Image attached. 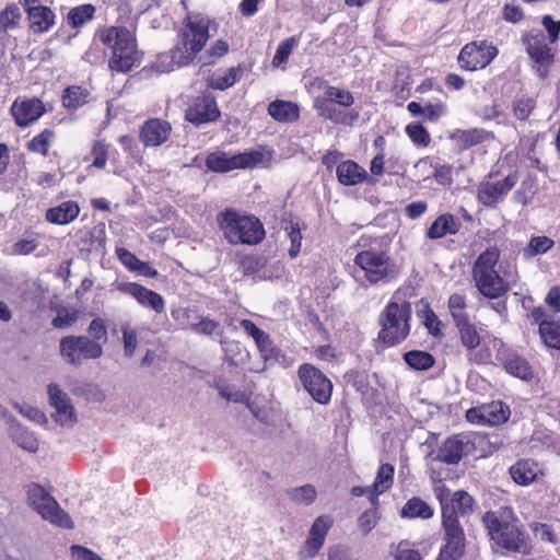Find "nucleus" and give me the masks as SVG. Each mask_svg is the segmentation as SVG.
<instances>
[{"mask_svg":"<svg viewBox=\"0 0 560 560\" xmlns=\"http://www.w3.org/2000/svg\"><path fill=\"white\" fill-rule=\"evenodd\" d=\"M338 182L345 186H354L368 179L366 171L354 161L339 163L336 168Z\"/></svg>","mask_w":560,"mask_h":560,"instance_id":"24","label":"nucleus"},{"mask_svg":"<svg viewBox=\"0 0 560 560\" xmlns=\"http://www.w3.org/2000/svg\"><path fill=\"white\" fill-rule=\"evenodd\" d=\"M269 160L264 151L252 150L234 155L223 151L211 152L206 158L208 170L217 173H226L240 168H254L265 164Z\"/></svg>","mask_w":560,"mask_h":560,"instance_id":"9","label":"nucleus"},{"mask_svg":"<svg viewBox=\"0 0 560 560\" xmlns=\"http://www.w3.org/2000/svg\"><path fill=\"white\" fill-rule=\"evenodd\" d=\"M118 291L131 295L143 307H150L156 313H162L165 308L163 298L141 284L136 282H118L116 284Z\"/></svg>","mask_w":560,"mask_h":560,"instance_id":"20","label":"nucleus"},{"mask_svg":"<svg viewBox=\"0 0 560 560\" xmlns=\"http://www.w3.org/2000/svg\"><path fill=\"white\" fill-rule=\"evenodd\" d=\"M10 436L13 442L21 448L35 453L38 451V440L33 432L22 428L18 423H12L10 427Z\"/></svg>","mask_w":560,"mask_h":560,"instance_id":"33","label":"nucleus"},{"mask_svg":"<svg viewBox=\"0 0 560 560\" xmlns=\"http://www.w3.org/2000/svg\"><path fill=\"white\" fill-rule=\"evenodd\" d=\"M209 26L208 18L188 15L171 52L159 55L158 69L162 72H170L190 63L205 47L209 38Z\"/></svg>","mask_w":560,"mask_h":560,"instance_id":"1","label":"nucleus"},{"mask_svg":"<svg viewBox=\"0 0 560 560\" xmlns=\"http://www.w3.org/2000/svg\"><path fill=\"white\" fill-rule=\"evenodd\" d=\"M369 238L362 236L358 242L361 250L354 257V265L363 272V278L370 284L387 283L398 277L399 269L388 254L383 249L381 242L374 240L370 244Z\"/></svg>","mask_w":560,"mask_h":560,"instance_id":"3","label":"nucleus"},{"mask_svg":"<svg viewBox=\"0 0 560 560\" xmlns=\"http://www.w3.org/2000/svg\"><path fill=\"white\" fill-rule=\"evenodd\" d=\"M553 245L555 242L547 236H535L530 238L529 244L525 249V254L528 257L545 254L552 248Z\"/></svg>","mask_w":560,"mask_h":560,"instance_id":"55","label":"nucleus"},{"mask_svg":"<svg viewBox=\"0 0 560 560\" xmlns=\"http://www.w3.org/2000/svg\"><path fill=\"white\" fill-rule=\"evenodd\" d=\"M540 336L547 347L560 350V320H542Z\"/></svg>","mask_w":560,"mask_h":560,"instance_id":"38","label":"nucleus"},{"mask_svg":"<svg viewBox=\"0 0 560 560\" xmlns=\"http://www.w3.org/2000/svg\"><path fill=\"white\" fill-rule=\"evenodd\" d=\"M447 306L455 325L469 319L468 314L466 313V299L463 294H452L448 298Z\"/></svg>","mask_w":560,"mask_h":560,"instance_id":"44","label":"nucleus"},{"mask_svg":"<svg viewBox=\"0 0 560 560\" xmlns=\"http://www.w3.org/2000/svg\"><path fill=\"white\" fill-rule=\"evenodd\" d=\"M242 73L241 67H232L215 71L209 79V86L215 90H226L234 85Z\"/></svg>","mask_w":560,"mask_h":560,"instance_id":"34","label":"nucleus"},{"mask_svg":"<svg viewBox=\"0 0 560 560\" xmlns=\"http://www.w3.org/2000/svg\"><path fill=\"white\" fill-rule=\"evenodd\" d=\"M482 523L490 539L498 547L511 552L529 553L530 546L511 508L502 506L487 512L482 516Z\"/></svg>","mask_w":560,"mask_h":560,"instance_id":"2","label":"nucleus"},{"mask_svg":"<svg viewBox=\"0 0 560 560\" xmlns=\"http://www.w3.org/2000/svg\"><path fill=\"white\" fill-rule=\"evenodd\" d=\"M298 40L295 37H289L281 42L277 48V51L272 58V66L275 68L285 63L290 55L292 54Z\"/></svg>","mask_w":560,"mask_h":560,"instance_id":"54","label":"nucleus"},{"mask_svg":"<svg viewBox=\"0 0 560 560\" xmlns=\"http://www.w3.org/2000/svg\"><path fill=\"white\" fill-rule=\"evenodd\" d=\"M10 112L18 126L26 127L42 117L45 107L43 102L38 98H23L15 100Z\"/></svg>","mask_w":560,"mask_h":560,"instance_id":"22","label":"nucleus"},{"mask_svg":"<svg viewBox=\"0 0 560 560\" xmlns=\"http://www.w3.org/2000/svg\"><path fill=\"white\" fill-rule=\"evenodd\" d=\"M497 55V47L488 45L485 40L471 42L462 48L457 61L462 69L476 71L486 68Z\"/></svg>","mask_w":560,"mask_h":560,"instance_id":"14","label":"nucleus"},{"mask_svg":"<svg viewBox=\"0 0 560 560\" xmlns=\"http://www.w3.org/2000/svg\"><path fill=\"white\" fill-rule=\"evenodd\" d=\"M171 131L172 126L168 121L152 118L143 124L139 138L145 147H160L167 141Z\"/></svg>","mask_w":560,"mask_h":560,"instance_id":"23","label":"nucleus"},{"mask_svg":"<svg viewBox=\"0 0 560 560\" xmlns=\"http://www.w3.org/2000/svg\"><path fill=\"white\" fill-rule=\"evenodd\" d=\"M453 168L451 165H440L435 167L434 178L443 186H451L453 183Z\"/></svg>","mask_w":560,"mask_h":560,"instance_id":"64","label":"nucleus"},{"mask_svg":"<svg viewBox=\"0 0 560 560\" xmlns=\"http://www.w3.org/2000/svg\"><path fill=\"white\" fill-rule=\"evenodd\" d=\"M79 212L80 208L77 202L63 201L47 210L46 220L52 224H68L79 215Z\"/></svg>","mask_w":560,"mask_h":560,"instance_id":"26","label":"nucleus"},{"mask_svg":"<svg viewBox=\"0 0 560 560\" xmlns=\"http://www.w3.org/2000/svg\"><path fill=\"white\" fill-rule=\"evenodd\" d=\"M389 555L394 560H422L419 550L412 547L408 540H401L389 546Z\"/></svg>","mask_w":560,"mask_h":560,"instance_id":"40","label":"nucleus"},{"mask_svg":"<svg viewBox=\"0 0 560 560\" xmlns=\"http://www.w3.org/2000/svg\"><path fill=\"white\" fill-rule=\"evenodd\" d=\"M27 502L44 520L62 528H73L74 524L71 517L40 485L32 483L28 486Z\"/></svg>","mask_w":560,"mask_h":560,"instance_id":"8","label":"nucleus"},{"mask_svg":"<svg viewBox=\"0 0 560 560\" xmlns=\"http://www.w3.org/2000/svg\"><path fill=\"white\" fill-rule=\"evenodd\" d=\"M406 133L410 140L418 147H428L431 142L428 130L420 124H409L406 127Z\"/></svg>","mask_w":560,"mask_h":560,"instance_id":"53","label":"nucleus"},{"mask_svg":"<svg viewBox=\"0 0 560 560\" xmlns=\"http://www.w3.org/2000/svg\"><path fill=\"white\" fill-rule=\"evenodd\" d=\"M92 165L97 168H103L106 165L108 156L107 145L103 141H96L92 148Z\"/></svg>","mask_w":560,"mask_h":560,"instance_id":"63","label":"nucleus"},{"mask_svg":"<svg viewBox=\"0 0 560 560\" xmlns=\"http://www.w3.org/2000/svg\"><path fill=\"white\" fill-rule=\"evenodd\" d=\"M445 544L440 550L436 560H458L465 553V534L457 517L451 515V510L445 509L442 516Z\"/></svg>","mask_w":560,"mask_h":560,"instance_id":"11","label":"nucleus"},{"mask_svg":"<svg viewBox=\"0 0 560 560\" xmlns=\"http://www.w3.org/2000/svg\"><path fill=\"white\" fill-rule=\"evenodd\" d=\"M516 182L515 175H509L497 182L483 180L478 185L477 198L483 206L493 208L504 199Z\"/></svg>","mask_w":560,"mask_h":560,"instance_id":"17","label":"nucleus"},{"mask_svg":"<svg viewBox=\"0 0 560 560\" xmlns=\"http://www.w3.org/2000/svg\"><path fill=\"white\" fill-rule=\"evenodd\" d=\"M220 230L231 244H248L259 243L265 231L260 221L250 215H242L234 210H225L217 217Z\"/></svg>","mask_w":560,"mask_h":560,"instance_id":"7","label":"nucleus"},{"mask_svg":"<svg viewBox=\"0 0 560 560\" xmlns=\"http://www.w3.org/2000/svg\"><path fill=\"white\" fill-rule=\"evenodd\" d=\"M192 331L206 336L222 335L221 325L219 322L201 315L199 316Z\"/></svg>","mask_w":560,"mask_h":560,"instance_id":"57","label":"nucleus"},{"mask_svg":"<svg viewBox=\"0 0 560 560\" xmlns=\"http://www.w3.org/2000/svg\"><path fill=\"white\" fill-rule=\"evenodd\" d=\"M474 450V443L465 434H454L447 438L436 451L428 454L430 463L441 462L448 465L458 464L464 456L469 455Z\"/></svg>","mask_w":560,"mask_h":560,"instance_id":"13","label":"nucleus"},{"mask_svg":"<svg viewBox=\"0 0 560 560\" xmlns=\"http://www.w3.org/2000/svg\"><path fill=\"white\" fill-rule=\"evenodd\" d=\"M287 494L291 501L298 504L310 505L316 497L317 491L312 485H304L301 487L291 488L287 491Z\"/></svg>","mask_w":560,"mask_h":560,"instance_id":"43","label":"nucleus"},{"mask_svg":"<svg viewBox=\"0 0 560 560\" xmlns=\"http://www.w3.org/2000/svg\"><path fill=\"white\" fill-rule=\"evenodd\" d=\"M94 13L95 8L92 4H82L68 12V21L73 27H78L90 21Z\"/></svg>","mask_w":560,"mask_h":560,"instance_id":"46","label":"nucleus"},{"mask_svg":"<svg viewBox=\"0 0 560 560\" xmlns=\"http://www.w3.org/2000/svg\"><path fill=\"white\" fill-rule=\"evenodd\" d=\"M509 417L510 409L501 401H492L488 405L470 408L466 412V419L477 424L498 425L504 423Z\"/></svg>","mask_w":560,"mask_h":560,"instance_id":"18","label":"nucleus"},{"mask_svg":"<svg viewBox=\"0 0 560 560\" xmlns=\"http://www.w3.org/2000/svg\"><path fill=\"white\" fill-rule=\"evenodd\" d=\"M535 105L536 102L532 97L516 100L513 105L515 117L520 120H526L530 116Z\"/></svg>","mask_w":560,"mask_h":560,"instance_id":"60","label":"nucleus"},{"mask_svg":"<svg viewBox=\"0 0 560 560\" xmlns=\"http://www.w3.org/2000/svg\"><path fill=\"white\" fill-rule=\"evenodd\" d=\"M254 341L266 362L278 360L279 350L273 346L268 334L262 331Z\"/></svg>","mask_w":560,"mask_h":560,"instance_id":"49","label":"nucleus"},{"mask_svg":"<svg viewBox=\"0 0 560 560\" xmlns=\"http://www.w3.org/2000/svg\"><path fill=\"white\" fill-rule=\"evenodd\" d=\"M433 509L420 498L409 499L401 508L400 516L402 518H421L429 520L433 516Z\"/></svg>","mask_w":560,"mask_h":560,"instance_id":"31","label":"nucleus"},{"mask_svg":"<svg viewBox=\"0 0 560 560\" xmlns=\"http://www.w3.org/2000/svg\"><path fill=\"white\" fill-rule=\"evenodd\" d=\"M120 330L122 334L124 354L127 358H131L138 347V330L130 324L121 325Z\"/></svg>","mask_w":560,"mask_h":560,"instance_id":"47","label":"nucleus"},{"mask_svg":"<svg viewBox=\"0 0 560 560\" xmlns=\"http://www.w3.org/2000/svg\"><path fill=\"white\" fill-rule=\"evenodd\" d=\"M460 222L451 213L439 215L429 226L427 237L430 240H439L446 235H454L460 229Z\"/></svg>","mask_w":560,"mask_h":560,"instance_id":"25","label":"nucleus"},{"mask_svg":"<svg viewBox=\"0 0 560 560\" xmlns=\"http://www.w3.org/2000/svg\"><path fill=\"white\" fill-rule=\"evenodd\" d=\"M404 360L411 369L417 371L429 370L435 362L431 353L421 350L406 352Z\"/></svg>","mask_w":560,"mask_h":560,"instance_id":"37","label":"nucleus"},{"mask_svg":"<svg viewBox=\"0 0 560 560\" xmlns=\"http://www.w3.org/2000/svg\"><path fill=\"white\" fill-rule=\"evenodd\" d=\"M54 139V131L50 129H44L27 143V149L31 152L38 153L45 156L48 154V151Z\"/></svg>","mask_w":560,"mask_h":560,"instance_id":"42","label":"nucleus"},{"mask_svg":"<svg viewBox=\"0 0 560 560\" xmlns=\"http://www.w3.org/2000/svg\"><path fill=\"white\" fill-rule=\"evenodd\" d=\"M89 94L80 86H70L63 94V105L68 108H75L86 102Z\"/></svg>","mask_w":560,"mask_h":560,"instance_id":"51","label":"nucleus"},{"mask_svg":"<svg viewBox=\"0 0 560 560\" xmlns=\"http://www.w3.org/2000/svg\"><path fill=\"white\" fill-rule=\"evenodd\" d=\"M60 355L73 366H80L85 360H96L103 355L98 341H91L88 336H67L59 342Z\"/></svg>","mask_w":560,"mask_h":560,"instance_id":"10","label":"nucleus"},{"mask_svg":"<svg viewBox=\"0 0 560 560\" xmlns=\"http://www.w3.org/2000/svg\"><path fill=\"white\" fill-rule=\"evenodd\" d=\"M490 132L483 129H457L451 133L450 138L456 142L460 150H467L471 147L480 144L489 139Z\"/></svg>","mask_w":560,"mask_h":560,"instance_id":"27","label":"nucleus"},{"mask_svg":"<svg viewBox=\"0 0 560 560\" xmlns=\"http://www.w3.org/2000/svg\"><path fill=\"white\" fill-rule=\"evenodd\" d=\"M523 42L533 60L534 69L540 78H546L553 62V54L546 42V36L541 32L529 33Z\"/></svg>","mask_w":560,"mask_h":560,"instance_id":"15","label":"nucleus"},{"mask_svg":"<svg viewBox=\"0 0 560 560\" xmlns=\"http://www.w3.org/2000/svg\"><path fill=\"white\" fill-rule=\"evenodd\" d=\"M325 94L331 103H336L343 107H350L354 103V96L351 92L337 86H327Z\"/></svg>","mask_w":560,"mask_h":560,"instance_id":"52","label":"nucleus"},{"mask_svg":"<svg viewBox=\"0 0 560 560\" xmlns=\"http://www.w3.org/2000/svg\"><path fill=\"white\" fill-rule=\"evenodd\" d=\"M529 528L532 529L536 538L542 541L550 542L552 545L558 542V535L553 530L551 525L533 522L529 524Z\"/></svg>","mask_w":560,"mask_h":560,"instance_id":"58","label":"nucleus"},{"mask_svg":"<svg viewBox=\"0 0 560 560\" xmlns=\"http://www.w3.org/2000/svg\"><path fill=\"white\" fill-rule=\"evenodd\" d=\"M475 500L472 497L464 491L458 490L452 495L450 503L444 505V510H451V515L457 517V514L467 515L474 510Z\"/></svg>","mask_w":560,"mask_h":560,"instance_id":"32","label":"nucleus"},{"mask_svg":"<svg viewBox=\"0 0 560 560\" xmlns=\"http://www.w3.org/2000/svg\"><path fill=\"white\" fill-rule=\"evenodd\" d=\"M78 320V312L61 308L58 311L57 316L52 319V326L56 328H68Z\"/></svg>","mask_w":560,"mask_h":560,"instance_id":"61","label":"nucleus"},{"mask_svg":"<svg viewBox=\"0 0 560 560\" xmlns=\"http://www.w3.org/2000/svg\"><path fill=\"white\" fill-rule=\"evenodd\" d=\"M199 316L200 315L195 310L189 307H178L172 311V317L178 322L183 328H188L190 330H194Z\"/></svg>","mask_w":560,"mask_h":560,"instance_id":"50","label":"nucleus"},{"mask_svg":"<svg viewBox=\"0 0 560 560\" xmlns=\"http://www.w3.org/2000/svg\"><path fill=\"white\" fill-rule=\"evenodd\" d=\"M219 117L215 98L210 94L198 96L186 112L187 120L195 125L211 122Z\"/></svg>","mask_w":560,"mask_h":560,"instance_id":"21","label":"nucleus"},{"mask_svg":"<svg viewBox=\"0 0 560 560\" xmlns=\"http://www.w3.org/2000/svg\"><path fill=\"white\" fill-rule=\"evenodd\" d=\"M331 525V518L326 515H322L314 521L308 537L299 551V558L301 560L312 559L318 553Z\"/></svg>","mask_w":560,"mask_h":560,"instance_id":"19","label":"nucleus"},{"mask_svg":"<svg viewBox=\"0 0 560 560\" xmlns=\"http://www.w3.org/2000/svg\"><path fill=\"white\" fill-rule=\"evenodd\" d=\"M456 327L459 331L460 342L467 350H474L480 345V336L469 319Z\"/></svg>","mask_w":560,"mask_h":560,"instance_id":"41","label":"nucleus"},{"mask_svg":"<svg viewBox=\"0 0 560 560\" xmlns=\"http://www.w3.org/2000/svg\"><path fill=\"white\" fill-rule=\"evenodd\" d=\"M359 117L360 113L357 109H350L349 112L343 113L338 110L331 104L324 118L337 125L352 126Z\"/></svg>","mask_w":560,"mask_h":560,"instance_id":"45","label":"nucleus"},{"mask_svg":"<svg viewBox=\"0 0 560 560\" xmlns=\"http://www.w3.org/2000/svg\"><path fill=\"white\" fill-rule=\"evenodd\" d=\"M539 471L538 465L533 460H518L510 468L513 480L522 486L533 482Z\"/></svg>","mask_w":560,"mask_h":560,"instance_id":"28","label":"nucleus"},{"mask_svg":"<svg viewBox=\"0 0 560 560\" xmlns=\"http://www.w3.org/2000/svg\"><path fill=\"white\" fill-rule=\"evenodd\" d=\"M504 369L509 374L524 381L533 377V371L527 361L515 353H511L506 357Z\"/></svg>","mask_w":560,"mask_h":560,"instance_id":"35","label":"nucleus"},{"mask_svg":"<svg viewBox=\"0 0 560 560\" xmlns=\"http://www.w3.org/2000/svg\"><path fill=\"white\" fill-rule=\"evenodd\" d=\"M500 259V250L495 246L488 247L475 260L472 265V280L477 291L490 300L500 299L510 290L513 281L510 275L500 276L495 266Z\"/></svg>","mask_w":560,"mask_h":560,"instance_id":"5","label":"nucleus"},{"mask_svg":"<svg viewBox=\"0 0 560 560\" xmlns=\"http://www.w3.org/2000/svg\"><path fill=\"white\" fill-rule=\"evenodd\" d=\"M47 393L49 404L55 409V421L62 427H72L77 422V415L68 394L57 384H49Z\"/></svg>","mask_w":560,"mask_h":560,"instance_id":"16","label":"nucleus"},{"mask_svg":"<svg viewBox=\"0 0 560 560\" xmlns=\"http://www.w3.org/2000/svg\"><path fill=\"white\" fill-rule=\"evenodd\" d=\"M411 313V304L395 293L380 316L378 339L387 346L405 340L410 334Z\"/></svg>","mask_w":560,"mask_h":560,"instance_id":"6","label":"nucleus"},{"mask_svg":"<svg viewBox=\"0 0 560 560\" xmlns=\"http://www.w3.org/2000/svg\"><path fill=\"white\" fill-rule=\"evenodd\" d=\"M39 246V238L37 235L31 233L26 237L20 238L12 246L14 255H30Z\"/></svg>","mask_w":560,"mask_h":560,"instance_id":"56","label":"nucleus"},{"mask_svg":"<svg viewBox=\"0 0 560 560\" xmlns=\"http://www.w3.org/2000/svg\"><path fill=\"white\" fill-rule=\"evenodd\" d=\"M394 467L390 464H383L376 475L375 481L372 485V503L374 504L376 498L384 493L393 486Z\"/></svg>","mask_w":560,"mask_h":560,"instance_id":"36","label":"nucleus"},{"mask_svg":"<svg viewBox=\"0 0 560 560\" xmlns=\"http://www.w3.org/2000/svg\"><path fill=\"white\" fill-rule=\"evenodd\" d=\"M30 28L34 33L48 32L55 24L56 15L49 7H43L27 14Z\"/></svg>","mask_w":560,"mask_h":560,"instance_id":"29","label":"nucleus"},{"mask_svg":"<svg viewBox=\"0 0 560 560\" xmlns=\"http://www.w3.org/2000/svg\"><path fill=\"white\" fill-rule=\"evenodd\" d=\"M298 374L304 389L316 402L327 405L330 401L332 384L322 371L310 363H303Z\"/></svg>","mask_w":560,"mask_h":560,"instance_id":"12","label":"nucleus"},{"mask_svg":"<svg viewBox=\"0 0 560 560\" xmlns=\"http://www.w3.org/2000/svg\"><path fill=\"white\" fill-rule=\"evenodd\" d=\"M377 524V512L376 510H369L361 514L358 520V526L361 532L366 535L369 534Z\"/></svg>","mask_w":560,"mask_h":560,"instance_id":"62","label":"nucleus"},{"mask_svg":"<svg viewBox=\"0 0 560 560\" xmlns=\"http://www.w3.org/2000/svg\"><path fill=\"white\" fill-rule=\"evenodd\" d=\"M100 42L112 51L108 67L113 71L128 72L140 61L133 34L124 26H109L96 33Z\"/></svg>","mask_w":560,"mask_h":560,"instance_id":"4","label":"nucleus"},{"mask_svg":"<svg viewBox=\"0 0 560 560\" xmlns=\"http://www.w3.org/2000/svg\"><path fill=\"white\" fill-rule=\"evenodd\" d=\"M89 335L91 341H98L100 347L103 349V346L107 342V328L103 319L95 318L90 323L89 326Z\"/></svg>","mask_w":560,"mask_h":560,"instance_id":"59","label":"nucleus"},{"mask_svg":"<svg viewBox=\"0 0 560 560\" xmlns=\"http://www.w3.org/2000/svg\"><path fill=\"white\" fill-rule=\"evenodd\" d=\"M284 231L287 232V235L291 242L289 256L291 258H295L301 250L302 233L300 223L295 221H289L285 223Z\"/></svg>","mask_w":560,"mask_h":560,"instance_id":"48","label":"nucleus"},{"mask_svg":"<svg viewBox=\"0 0 560 560\" xmlns=\"http://www.w3.org/2000/svg\"><path fill=\"white\" fill-rule=\"evenodd\" d=\"M269 115L281 122L295 121L299 118V107L288 101H275L268 106Z\"/></svg>","mask_w":560,"mask_h":560,"instance_id":"30","label":"nucleus"},{"mask_svg":"<svg viewBox=\"0 0 560 560\" xmlns=\"http://www.w3.org/2000/svg\"><path fill=\"white\" fill-rule=\"evenodd\" d=\"M22 20V12L18 4H8L0 12V31L8 32L19 26Z\"/></svg>","mask_w":560,"mask_h":560,"instance_id":"39","label":"nucleus"}]
</instances>
